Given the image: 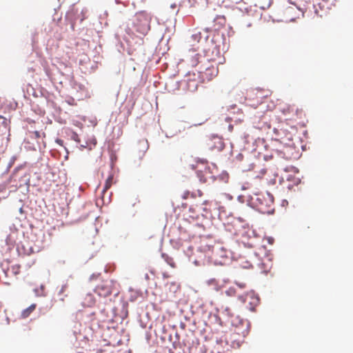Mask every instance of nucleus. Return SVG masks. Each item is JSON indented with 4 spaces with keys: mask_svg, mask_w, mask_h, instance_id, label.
<instances>
[{
    "mask_svg": "<svg viewBox=\"0 0 353 353\" xmlns=\"http://www.w3.org/2000/svg\"><path fill=\"white\" fill-rule=\"evenodd\" d=\"M257 207L263 213H269L274 203V197L269 192L256 195Z\"/></svg>",
    "mask_w": 353,
    "mask_h": 353,
    "instance_id": "nucleus-1",
    "label": "nucleus"
},
{
    "mask_svg": "<svg viewBox=\"0 0 353 353\" xmlns=\"http://www.w3.org/2000/svg\"><path fill=\"white\" fill-rule=\"evenodd\" d=\"M113 285L114 282L112 280L102 281L96 286L94 292L100 296L107 297L111 294Z\"/></svg>",
    "mask_w": 353,
    "mask_h": 353,
    "instance_id": "nucleus-2",
    "label": "nucleus"
},
{
    "mask_svg": "<svg viewBox=\"0 0 353 353\" xmlns=\"http://www.w3.org/2000/svg\"><path fill=\"white\" fill-rule=\"evenodd\" d=\"M219 69L217 65L210 64L206 67L205 70L201 71V77L203 81H210L218 75Z\"/></svg>",
    "mask_w": 353,
    "mask_h": 353,
    "instance_id": "nucleus-3",
    "label": "nucleus"
},
{
    "mask_svg": "<svg viewBox=\"0 0 353 353\" xmlns=\"http://www.w3.org/2000/svg\"><path fill=\"white\" fill-rule=\"evenodd\" d=\"M293 150L292 147L283 145L281 149L276 150L275 152L278 157L286 160H290L292 158Z\"/></svg>",
    "mask_w": 353,
    "mask_h": 353,
    "instance_id": "nucleus-4",
    "label": "nucleus"
},
{
    "mask_svg": "<svg viewBox=\"0 0 353 353\" xmlns=\"http://www.w3.org/2000/svg\"><path fill=\"white\" fill-rule=\"evenodd\" d=\"M225 23H226V19H225V16L217 15L214 19L213 25L211 27V28L213 29L214 30H219L221 28H222L223 27H224V26L225 25Z\"/></svg>",
    "mask_w": 353,
    "mask_h": 353,
    "instance_id": "nucleus-5",
    "label": "nucleus"
},
{
    "mask_svg": "<svg viewBox=\"0 0 353 353\" xmlns=\"http://www.w3.org/2000/svg\"><path fill=\"white\" fill-rule=\"evenodd\" d=\"M112 181H113V176L110 175L108 179L105 180V183L104 185V187L102 190V196L101 199L103 202H105V192L110 188V187L112 185Z\"/></svg>",
    "mask_w": 353,
    "mask_h": 353,
    "instance_id": "nucleus-6",
    "label": "nucleus"
},
{
    "mask_svg": "<svg viewBox=\"0 0 353 353\" xmlns=\"http://www.w3.org/2000/svg\"><path fill=\"white\" fill-rule=\"evenodd\" d=\"M214 140L218 141V143H207L208 146L210 150L218 149L219 150H222L223 148V143L221 142L220 139L218 138H214Z\"/></svg>",
    "mask_w": 353,
    "mask_h": 353,
    "instance_id": "nucleus-7",
    "label": "nucleus"
},
{
    "mask_svg": "<svg viewBox=\"0 0 353 353\" xmlns=\"http://www.w3.org/2000/svg\"><path fill=\"white\" fill-rule=\"evenodd\" d=\"M187 86L188 90L190 92H194L197 90L198 83L195 80L189 79L187 82Z\"/></svg>",
    "mask_w": 353,
    "mask_h": 353,
    "instance_id": "nucleus-8",
    "label": "nucleus"
},
{
    "mask_svg": "<svg viewBox=\"0 0 353 353\" xmlns=\"http://www.w3.org/2000/svg\"><path fill=\"white\" fill-rule=\"evenodd\" d=\"M35 308H36V305L35 304H32L28 308H26V310H24L22 312L21 316L23 318L28 317L29 315L35 310Z\"/></svg>",
    "mask_w": 353,
    "mask_h": 353,
    "instance_id": "nucleus-9",
    "label": "nucleus"
},
{
    "mask_svg": "<svg viewBox=\"0 0 353 353\" xmlns=\"http://www.w3.org/2000/svg\"><path fill=\"white\" fill-rule=\"evenodd\" d=\"M226 294L229 296H234L236 294V289L234 287H231L226 291Z\"/></svg>",
    "mask_w": 353,
    "mask_h": 353,
    "instance_id": "nucleus-10",
    "label": "nucleus"
},
{
    "mask_svg": "<svg viewBox=\"0 0 353 353\" xmlns=\"http://www.w3.org/2000/svg\"><path fill=\"white\" fill-rule=\"evenodd\" d=\"M13 272L14 274H18L19 273L20 266L19 265H14L12 267Z\"/></svg>",
    "mask_w": 353,
    "mask_h": 353,
    "instance_id": "nucleus-11",
    "label": "nucleus"
},
{
    "mask_svg": "<svg viewBox=\"0 0 353 353\" xmlns=\"http://www.w3.org/2000/svg\"><path fill=\"white\" fill-rule=\"evenodd\" d=\"M33 134L34 138L39 139L41 137V134L39 131H34L33 132Z\"/></svg>",
    "mask_w": 353,
    "mask_h": 353,
    "instance_id": "nucleus-12",
    "label": "nucleus"
},
{
    "mask_svg": "<svg viewBox=\"0 0 353 353\" xmlns=\"http://www.w3.org/2000/svg\"><path fill=\"white\" fill-rule=\"evenodd\" d=\"M236 285L241 289L245 288L246 286V284L245 283H236Z\"/></svg>",
    "mask_w": 353,
    "mask_h": 353,
    "instance_id": "nucleus-13",
    "label": "nucleus"
},
{
    "mask_svg": "<svg viewBox=\"0 0 353 353\" xmlns=\"http://www.w3.org/2000/svg\"><path fill=\"white\" fill-rule=\"evenodd\" d=\"M0 119H3V124L4 125H7V119L3 117V116L0 115Z\"/></svg>",
    "mask_w": 353,
    "mask_h": 353,
    "instance_id": "nucleus-14",
    "label": "nucleus"
},
{
    "mask_svg": "<svg viewBox=\"0 0 353 353\" xmlns=\"http://www.w3.org/2000/svg\"><path fill=\"white\" fill-rule=\"evenodd\" d=\"M254 304H257L259 303V299L257 298H254Z\"/></svg>",
    "mask_w": 353,
    "mask_h": 353,
    "instance_id": "nucleus-15",
    "label": "nucleus"
},
{
    "mask_svg": "<svg viewBox=\"0 0 353 353\" xmlns=\"http://www.w3.org/2000/svg\"><path fill=\"white\" fill-rule=\"evenodd\" d=\"M232 130H233V126H232V125H229V130H230V132H232Z\"/></svg>",
    "mask_w": 353,
    "mask_h": 353,
    "instance_id": "nucleus-16",
    "label": "nucleus"
},
{
    "mask_svg": "<svg viewBox=\"0 0 353 353\" xmlns=\"http://www.w3.org/2000/svg\"><path fill=\"white\" fill-rule=\"evenodd\" d=\"M57 142L59 143H63V141L60 140V139H57Z\"/></svg>",
    "mask_w": 353,
    "mask_h": 353,
    "instance_id": "nucleus-17",
    "label": "nucleus"
},
{
    "mask_svg": "<svg viewBox=\"0 0 353 353\" xmlns=\"http://www.w3.org/2000/svg\"><path fill=\"white\" fill-rule=\"evenodd\" d=\"M194 263H195L196 265H200V263H199L197 261H194Z\"/></svg>",
    "mask_w": 353,
    "mask_h": 353,
    "instance_id": "nucleus-18",
    "label": "nucleus"
},
{
    "mask_svg": "<svg viewBox=\"0 0 353 353\" xmlns=\"http://www.w3.org/2000/svg\"><path fill=\"white\" fill-rule=\"evenodd\" d=\"M239 298L242 300V301H245V299H243V296H241Z\"/></svg>",
    "mask_w": 353,
    "mask_h": 353,
    "instance_id": "nucleus-19",
    "label": "nucleus"
},
{
    "mask_svg": "<svg viewBox=\"0 0 353 353\" xmlns=\"http://www.w3.org/2000/svg\"><path fill=\"white\" fill-rule=\"evenodd\" d=\"M248 296H252V294H246V297H248Z\"/></svg>",
    "mask_w": 353,
    "mask_h": 353,
    "instance_id": "nucleus-20",
    "label": "nucleus"
}]
</instances>
